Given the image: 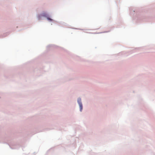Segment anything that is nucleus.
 Listing matches in <instances>:
<instances>
[{"label":"nucleus","instance_id":"f257e3e1","mask_svg":"<svg viewBox=\"0 0 155 155\" xmlns=\"http://www.w3.org/2000/svg\"><path fill=\"white\" fill-rule=\"evenodd\" d=\"M77 102L78 104L79 110L80 112H81L83 110V106L81 98L78 97L77 99Z\"/></svg>","mask_w":155,"mask_h":155},{"label":"nucleus","instance_id":"f03ea898","mask_svg":"<svg viewBox=\"0 0 155 155\" xmlns=\"http://www.w3.org/2000/svg\"><path fill=\"white\" fill-rule=\"evenodd\" d=\"M44 17H46L47 20L48 21H51L52 19L49 17H47L46 14L45 13H42L38 17V19L39 20L44 19Z\"/></svg>","mask_w":155,"mask_h":155}]
</instances>
